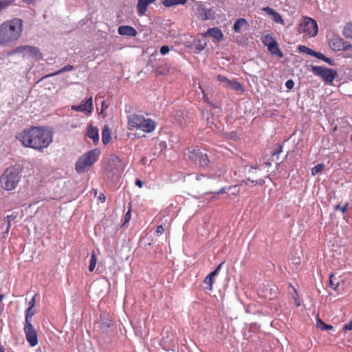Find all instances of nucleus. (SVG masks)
<instances>
[{
	"label": "nucleus",
	"instance_id": "a18cd8bd",
	"mask_svg": "<svg viewBox=\"0 0 352 352\" xmlns=\"http://www.w3.org/2000/svg\"><path fill=\"white\" fill-rule=\"evenodd\" d=\"M131 219V212L129 210L124 217V223L128 222Z\"/></svg>",
	"mask_w": 352,
	"mask_h": 352
},
{
	"label": "nucleus",
	"instance_id": "7c9ffc66",
	"mask_svg": "<svg viewBox=\"0 0 352 352\" xmlns=\"http://www.w3.org/2000/svg\"><path fill=\"white\" fill-rule=\"evenodd\" d=\"M14 1V0H0V10L6 9Z\"/></svg>",
	"mask_w": 352,
	"mask_h": 352
},
{
	"label": "nucleus",
	"instance_id": "f3484780",
	"mask_svg": "<svg viewBox=\"0 0 352 352\" xmlns=\"http://www.w3.org/2000/svg\"><path fill=\"white\" fill-rule=\"evenodd\" d=\"M214 39V41H220L223 38V33L218 28H209L204 34Z\"/></svg>",
	"mask_w": 352,
	"mask_h": 352
},
{
	"label": "nucleus",
	"instance_id": "3c124183",
	"mask_svg": "<svg viewBox=\"0 0 352 352\" xmlns=\"http://www.w3.org/2000/svg\"><path fill=\"white\" fill-rule=\"evenodd\" d=\"M199 89H201V92H202V93H203V94H204V97H203V98H204L206 101H207V98H206V95H205V94H204V89H203L200 86H199Z\"/></svg>",
	"mask_w": 352,
	"mask_h": 352
},
{
	"label": "nucleus",
	"instance_id": "bf43d9fd",
	"mask_svg": "<svg viewBox=\"0 0 352 352\" xmlns=\"http://www.w3.org/2000/svg\"><path fill=\"white\" fill-rule=\"evenodd\" d=\"M34 0H24L25 2L28 3H30L33 1Z\"/></svg>",
	"mask_w": 352,
	"mask_h": 352
},
{
	"label": "nucleus",
	"instance_id": "f257e3e1",
	"mask_svg": "<svg viewBox=\"0 0 352 352\" xmlns=\"http://www.w3.org/2000/svg\"><path fill=\"white\" fill-rule=\"evenodd\" d=\"M16 138L25 147L43 151L52 143L53 133L44 127L32 126L19 133Z\"/></svg>",
	"mask_w": 352,
	"mask_h": 352
},
{
	"label": "nucleus",
	"instance_id": "8fccbe9b",
	"mask_svg": "<svg viewBox=\"0 0 352 352\" xmlns=\"http://www.w3.org/2000/svg\"><path fill=\"white\" fill-rule=\"evenodd\" d=\"M217 274H216L215 272H212L210 274H209L208 276H210L212 278L214 279V277L217 275Z\"/></svg>",
	"mask_w": 352,
	"mask_h": 352
},
{
	"label": "nucleus",
	"instance_id": "2f4dec72",
	"mask_svg": "<svg viewBox=\"0 0 352 352\" xmlns=\"http://www.w3.org/2000/svg\"><path fill=\"white\" fill-rule=\"evenodd\" d=\"M217 79L219 82H221L225 87H228L229 82L230 80L223 75H218L217 76Z\"/></svg>",
	"mask_w": 352,
	"mask_h": 352
},
{
	"label": "nucleus",
	"instance_id": "cd10ccee",
	"mask_svg": "<svg viewBox=\"0 0 352 352\" xmlns=\"http://www.w3.org/2000/svg\"><path fill=\"white\" fill-rule=\"evenodd\" d=\"M340 285L339 281H336V278L334 275L332 274L329 276V285L333 290H337L338 287Z\"/></svg>",
	"mask_w": 352,
	"mask_h": 352
},
{
	"label": "nucleus",
	"instance_id": "7ed1b4c3",
	"mask_svg": "<svg viewBox=\"0 0 352 352\" xmlns=\"http://www.w3.org/2000/svg\"><path fill=\"white\" fill-rule=\"evenodd\" d=\"M127 124L129 130L136 129L145 133H151L156 127L154 120L140 114H132L128 116Z\"/></svg>",
	"mask_w": 352,
	"mask_h": 352
},
{
	"label": "nucleus",
	"instance_id": "603ef678",
	"mask_svg": "<svg viewBox=\"0 0 352 352\" xmlns=\"http://www.w3.org/2000/svg\"><path fill=\"white\" fill-rule=\"evenodd\" d=\"M206 178V176L205 175H199V176H197V180H201V179H205Z\"/></svg>",
	"mask_w": 352,
	"mask_h": 352
},
{
	"label": "nucleus",
	"instance_id": "423d86ee",
	"mask_svg": "<svg viewBox=\"0 0 352 352\" xmlns=\"http://www.w3.org/2000/svg\"><path fill=\"white\" fill-rule=\"evenodd\" d=\"M12 54H18L23 58L32 60H40L42 58V54L35 46L23 45L16 47L13 50Z\"/></svg>",
	"mask_w": 352,
	"mask_h": 352
},
{
	"label": "nucleus",
	"instance_id": "680f3d73",
	"mask_svg": "<svg viewBox=\"0 0 352 352\" xmlns=\"http://www.w3.org/2000/svg\"><path fill=\"white\" fill-rule=\"evenodd\" d=\"M1 352H3V350H1Z\"/></svg>",
	"mask_w": 352,
	"mask_h": 352
},
{
	"label": "nucleus",
	"instance_id": "4c0bfd02",
	"mask_svg": "<svg viewBox=\"0 0 352 352\" xmlns=\"http://www.w3.org/2000/svg\"><path fill=\"white\" fill-rule=\"evenodd\" d=\"M347 206L348 204H346L343 206H340V205L338 204L335 206V209L340 210L342 213H344L346 210Z\"/></svg>",
	"mask_w": 352,
	"mask_h": 352
},
{
	"label": "nucleus",
	"instance_id": "a211bd4d",
	"mask_svg": "<svg viewBox=\"0 0 352 352\" xmlns=\"http://www.w3.org/2000/svg\"><path fill=\"white\" fill-rule=\"evenodd\" d=\"M267 40H270V43H268L267 45L269 51L273 54H276L279 57H282L283 54L280 51L276 41L274 40L272 36H267Z\"/></svg>",
	"mask_w": 352,
	"mask_h": 352
},
{
	"label": "nucleus",
	"instance_id": "0eeeda50",
	"mask_svg": "<svg viewBox=\"0 0 352 352\" xmlns=\"http://www.w3.org/2000/svg\"><path fill=\"white\" fill-rule=\"evenodd\" d=\"M318 25L315 20L305 17L299 24L298 32L303 33L306 37H314L318 34Z\"/></svg>",
	"mask_w": 352,
	"mask_h": 352
},
{
	"label": "nucleus",
	"instance_id": "c03bdc74",
	"mask_svg": "<svg viewBox=\"0 0 352 352\" xmlns=\"http://www.w3.org/2000/svg\"><path fill=\"white\" fill-rule=\"evenodd\" d=\"M343 329L345 330V331H351V330H352V321H351L350 322L346 324L344 326Z\"/></svg>",
	"mask_w": 352,
	"mask_h": 352
},
{
	"label": "nucleus",
	"instance_id": "09e8293b",
	"mask_svg": "<svg viewBox=\"0 0 352 352\" xmlns=\"http://www.w3.org/2000/svg\"><path fill=\"white\" fill-rule=\"evenodd\" d=\"M223 263H220V264L217 266V267L216 268V270L214 271V272H216V274H218V272H219V270H220V269H221V266H222V265H223Z\"/></svg>",
	"mask_w": 352,
	"mask_h": 352
},
{
	"label": "nucleus",
	"instance_id": "bb28decb",
	"mask_svg": "<svg viewBox=\"0 0 352 352\" xmlns=\"http://www.w3.org/2000/svg\"><path fill=\"white\" fill-rule=\"evenodd\" d=\"M97 263V258L94 252H91L89 261V270L93 272Z\"/></svg>",
	"mask_w": 352,
	"mask_h": 352
},
{
	"label": "nucleus",
	"instance_id": "f03ea898",
	"mask_svg": "<svg viewBox=\"0 0 352 352\" xmlns=\"http://www.w3.org/2000/svg\"><path fill=\"white\" fill-rule=\"evenodd\" d=\"M23 32V21L20 19H13L0 25V45H8L21 36Z\"/></svg>",
	"mask_w": 352,
	"mask_h": 352
},
{
	"label": "nucleus",
	"instance_id": "79ce46f5",
	"mask_svg": "<svg viewBox=\"0 0 352 352\" xmlns=\"http://www.w3.org/2000/svg\"><path fill=\"white\" fill-rule=\"evenodd\" d=\"M36 304V296H33L29 302V307L34 308Z\"/></svg>",
	"mask_w": 352,
	"mask_h": 352
},
{
	"label": "nucleus",
	"instance_id": "2eb2a0df",
	"mask_svg": "<svg viewBox=\"0 0 352 352\" xmlns=\"http://www.w3.org/2000/svg\"><path fill=\"white\" fill-rule=\"evenodd\" d=\"M156 0H138L137 13L138 16H143L146 10L148 5L154 3Z\"/></svg>",
	"mask_w": 352,
	"mask_h": 352
},
{
	"label": "nucleus",
	"instance_id": "6e6d98bb",
	"mask_svg": "<svg viewBox=\"0 0 352 352\" xmlns=\"http://www.w3.org/2000/svg\"><path fill=\"white\" fill-rule=\"evenodd\" d=\"M270 43V40H267V36L265 37V41H264V43L266 45H268V43Z\"/></svg>",
	"mask_w": 352,
	"mask_h": 352
},
{
	"label": "nucleus",
	"instance_id": "c85d7f7f",
	"mask_svg": "<svg viewBox=\"0 0 352 352\" xmlns=\"http://www.w3.org/2000/svg\"><path fill=\"white\" fill-rule=\"evenodd\" d=\"M213 283H214V279L208 276H207L204 280V284L205 285V288L208 290H212Z\"/></svg>",
	"mask_w": 352,
	"mask_h": 352
},
{
	"label": "nucleus",
	"instance_id": "5701e85b",
	"mask_svg": "<svg viewBox=\"0 0 352 352\" xmlns=\"http://www.w3.org/2000/svg\"><path fill=\"white\" fill-rule=\"evenodd\" d=\"M111 140V133L108 126L105 125L102 131V140L104 144L109 142Z\"/></svg>",
	"mask_w": 352,
	"mask_h": 352
},
{
	"label": "nucleus",
	"instance_id": "9d476101",
	"mask_svg": "<svg viewBox=\"0 0 352 352\" xmlns=\"http://www.w3.org/2000/svg\"><path fill=\"white\" fill-rule=\"evenodd\" d=\"M314 72L321 76L327 83H331L337 76V73L332 69H327L322 67H313Z\"/></svg>",
	"mask_w": 352,
	"mask_h": 352
},
{
	"label": "nucleus",
	"instance_id": "a19ab883",
	"mask_svg": "<svg viewBox=\"0 0 352 352\" xmlns=\"http://www.w3.org/2000/svg\"><path fill=\"white\" fill-rule=\"evenodd\" d=\"M4 294H0V314L3 311L4 309L3 305L2 304V300L4 298Z\"/></svg>",
	"mask_w": 352,
	"mask_h": 352
},
{
	"label": "nucleus",
	"instance_id": "dca6fc26",
	"mask_svg": "<svg viewBox=\"0 0 352 352\" xmlns=\"http://www.w3.org/2000/svg\"><path fill=\"white\" fill-rule=\"evenodd\" d=\"M263 10L271 16L272 19L276 23L284 25L281 15L270 7H265Z\"/></svg>",
	"mask_w": 352,
	"mask_h": 352
},
{
	"label": "nucleus",
	"instance_id": "9b49d317",
	"mask_svg": "<svg viewBox=\"0 0 352 352\" xmlns=\"http://www.w3.org/2000/svg\"><path fill=\"white\" fill-rule=\"evenodd\" d=\"M24 333L26 340L31 346H35L38 344V336L35 328L32 323L25 324Z\"/></svg>",
	"mask_w": 352,
	"mask_h": 352
},
{
	"label": "nucleus",
	"instance_id": "a878e982",
	"mask_svg": "<svg viewBox=\"0 0 352 352\" xmlns=\"http://www.w3.org/2000/svg\"><path fill=\"white\" fill-rule=\"evenodd\" d=\"M227 87H230L234 90L240 91L243 89V87L239 82L230 80Z\"/></svg>",
	"mask_w": 352,
	"mask_h": 352
},
{
	"label": "nucleus",
	"instance_id": "aec40b11",
	"mask_svg": "<svg viewBox=\"0 0 352 352\" xmlns=\"http://www.w3.org/2000/svg\"><path fill=\"white\" fill-rule=\"evenodd\" d=\"M248 27V23L245 19H238L233 26L234 31L236 33H240L243 28H246Z\"/></svg>",
	"mask_w": 352,
	"mask_h": 352
},
{
	"label": "nucleus",
	"instance_id": "5fc2aeb1",
	"mask_svg": "<svg viewBox=\"0 0 352 352\" xmlns=\"http://www.w3.org/2000/svg\"><path fill=\"white\" fill-rule=\"evenodd\" d=\"M294 300H295L296 306L299 307L300 305V301L296 298H294Z\"/></svg>",
	"mask_w": 352,
	"mask_h": 352
},
{
	"label": "nucleus",
	"instance_id": "393cba45",
	"mask_svg": "<svg viewBox=\"0 0 352 352\" xmlns=\"http://www.w3.org/2000/svg\"><path fill=\"white\" fill-rule=\"evenodd\" d=\"M342 34L346 38H352V23H347L344 27Z\"/></svg>",
	"mask_w": 352,
	"mask_h": 352
},
{
	"label": "nucleus",
	"instance_id": "6ab92c4d",
	"mask_svg": "<svg viewBox=\"0 0 352 352\" xmlns=\"http://www.w3.org/2000/svg\"><path fill=\"white\" fill-rule=\"evenodd\" d=\"M118 34L122 36H135L137 35V31L135 28L129 25H122L118 29Z\"/></svg>",
	"mask_w": 352,
	"mask_h": 352
},
{
	"label": "nucleus",
	"instance_id": "864d4df0",
	"mask_svg": "<svg viewBox=\"0 0 352 352\" xmlns=\"http://www.w3.org/2000/svg\"><path fill=\"white\" fill-rule=\"evenodd\" d=\"M256 168H254V167H251V168H250V170H249V172H250V173H254V172H256Z\"/></svg>",
	"mask_w": 352,
	"mask_h": 352
},
{
	"label": "nucleus",
	"instance_id": "052dcab7",
	"mask_svg": "<svg viewBox=\"0 0 352 352\" xmlns=\"http://www.w3.org/2000/svg\"><path fill=\"white\" fill-rule=\"evenodd\" d=\"M280 152H282V147L280 148V150L277 153L279 154Z\"/></svg>",
	"mask_w": 352,
	"mask_h": 352
},
{
	"label": "nucleus",
	"instance_id": "de8ad7c7",
	"mask_svg": "<svg viewBox=\"0 0 352 352\" xmlns=\"http://www.w3.org/2000/svg\"><path fill=\"white\" fill-rule=\"evenodd\" d=\"M223 263H220V264L217 266V267L216 268V270L214 271V272H216V274H218V272H219V270H220V269H221V266H222V265H223Z\"/></svg>",
	"mask_w": 352,
	"mask_h": 352
},
{
	"label": "nucleus",
	"instance_id": "13d9d810",
	"mask_svg": "<svg viewBox=\"0 0 352 352\" xmlns=\"http://www.w3.org/2000/svg\"><path fill=\"white\" fill-rule=\"evenodd\" d=\"M177 116H178V118H177V121L182 124V120H180V115H178Z\"/></svg>",
	"mask_w": 352,
	"mask_h": 352
},
{
	"label": "nucleus",
	"instance_id": "e433bc0d",
	"mask_svg": "<svg viewBox=\"0 0 352 352\" xmlns=\"http://www.w3.org/2000/svg\"><path fill=\"white\" fill-rule=\"evenodd\" d=\"M248 181H250L252 183H256V184H261L263 183H264V180L262 179L261 178H258V177H249L248 179Z\"/></svg>",
	"mask_w": 352,
	"mask_h": 352
},
{
	"label": "nucleus",
	"instance_id": "c9c22d12",
	"mask_svg": "<svg viewBox=\"0 0 352 352\" xmlns=\"http://www.w3.org/2000/svg\"><path fill=\"white\" fill-rule=\"evenodd\" d=\"M73 68H74V67L72 65H67L63 67L62 69H60L58 72L54 73L51 76H54V75H56V74H60V73H63V72L71 71V70L73 69Z\"/></svg>",
	"mask_w": 352,
	"mask_h": 352
},
{
	"label": "nucleus",
	"instance_id": "412c9836",
	"mask_svg": "<svg viewBox=\"0 0 352 352\" xmlns=\"http://www.w3.org/2000/svg\"><path fill=\"white\" fill-rule=\"evenodd\" d=\"M87 136L92 139L94 142L99 140L98 130L96 127L93 126L90 124L87 130Z\"/></svg>",
	"mask_w": 352,
	"mask_h": 352
},
{
	"label": "nucleus",
	"instance_id": "1a4fd4ad",
	"mask_svg": "<svg viewBox=\"0 0 352 352\" xmlns=\"http://www.w3.org/2000/svg\"><path fill=\"white\" fill-rule=\"evenodd\" d=\"M329 45L330 48L336 52L338 51H348L352 52V45L346 42L340 36L338 35H333L329 40Z\"/></svg>",
	"mask_w": 352,
	"mask_h": 352
},
{
	"label": "nucleus",
	"instance_id": "f8f14e48",
	"mask_svg": "<svg viewBox=\"0 0 352 352\" xmlns=\"http://www.w3.org/2000/svg\"><path fill=\"white\" fill-rule=\"evenodd\" d=\"M197 16L201 21L212 19L214 17L212 10L207 8L201 2L197 4Z\"/></svg>",
	"mask_w": 352,
	"mask_h": 352
},
{
	"label": "nucleus",
	"instance_id": "72a5a7b5",
	"mask_svg": "<svg viewBox=\"0 0 352 352\" xmlns=\"http://www.w3.org/2000/svg\"><path fill=\"white\" fill-rule=\"evenodd\" d=\"M314 56V57H316L317 58L320 59V60H323L327 63H330L331 62V60L328 58H326L325 56L321 53H319V52H317L316 51H314V52H313V56Z\"/></svg>",
	"mask_w": 352,
	"mask_h": 352
},
{
	"label": "nucleus",
	"instance_id": "4be33fe9",
	"mask_svg": "<svg viewBox=\"0 0 352 352\" xmlns=\"http://www.w3.org/2000/svg\"><path fill=\"white\" fill-rule=\"evenodd\" d=\"M187 0H163L162 3L165 7L170 8L177 5H184Z\"/></svg>",
	"mask_w": 352,
	"mask_h": 352
},
{
	"label": "nucleus",
	"instance_id": "20e7f679",
	"mask_svg": "<svg viewBox=\"0 0 352 352\" xmlns=\"http://www.w3.org/2000/svg\"><path fill=\"white\" fill-rule=\"evenodd\" d=\"M21 179L20 170L16 166H10L5 170L0 177L1 188L10 191L14 190Z\"/></svg>",
	"mask_w": 352,
	"mask_h": 352
},
{
	"label": "nucleus",
	"instance_id": "6e6552de",
	"mask_svg": "<svg viewBox=\"0 0 352 352\" xmlns=\"http://www.w3.org/2000/svg\"><path fill=\"white\" fill-rule=\"evenodd\" d=\"M188 158L192 163L201 167L208 166L209 162L206 153L199 148H194L189 151L188 153Z\"/></svg>",
	"mask_w": 352,
	"mask_h": 352
},
{
	"label": "nucleus",
	"instance_id": "c756f323",
	"mask_svg": "<svg viewBox=\"0 0 352 352\" xmlns=\"http://www.w3.org/2000/svg\"><path fill=\"white\" fill-rule=\"evenodd\" d=\"M35 311L32 308L28 307L25 311V324L31 323L30 318L34 315Z\"/></svg>",
	"mask_w": 352,
	"mask_h": 352
},
{
	"label": "nucleus",
	"instance_id": "f704fd0d",
	"mask_svg": "<svg viewBox=\"0 0 352 352\" xmlns=\"http://www.w3.org/2000/svg\"><path fill=\"white\" fill-rule=\"evenodd\" d=\"M298 50H300V52L306 53V54H309L311 56H313V52H314V50L308 48L307 47H306L305 45H300L298 47Z\"/></svg>",
	"mask_w": 352,
	"mask_h": 352
},
{
	"label": "nucleus",
	"instance_id": "473e14b6",
	"mask_svg": "<svg viewBox=\"0 0 352 352\" xmlns=\"http://www.w3.org/2000/svg\"><path fill=\"white\" fill-rule=\"evenodd\" d=\"M324 168L323 164H318L311 169V173L313 175H316L318 173H320Z\"/></svg>",
	"mask_w": 352,
	"mask_h": 352
},
{
	"label": "nucleus",
	"instance_id": "4d7b16f0",
	"mask_svg": "<svg viewBox=\"0 0 352 352\" xmlns=\"http://www.w3.org/2000/svg\"><path fill=\"white\" fill-rule=\"evenodd\" d=\"M224 192V188H221L219 191L217 192V195L223 193Z\"/></svg>",
	"mask_w": 352,
	"mask_h": 352
},
{
	"label": "nucleus",
	"instance_id": "58836bf2",
	"mask_svg": "<svg viewBox=\"0 0 352 352\" xmlns=\"http://www.w3.org/2000/svg\"><path fill=\"white\" fill-rule=\"evenodd\" d=\"M170 49L169 47L167 45H164L160 49V53L162 55L166 54L169 52Z\"/></svg>",
	"mask_w": 352,
	"mask_h": 352
},
{
	"label": "nucleus",
	"instance_id": "ddd939ff",
	"mask_svg": "<svg viewBox=\"0 0 352 352\" xmlns=\"http://www.w3.org/2000/svg\"><path fill=\"white\" fill-rule=\"evenodd\" d=\"M122 170V166L120 160L116 156L111 157L109 162L107 171L112 173L113 175H118Z\"/></svg>",
	"mask_w": 352,
	"mask_h": 352
},
{
	"label": "nucleus",
	"instance_id": "37998d69",
	"mask_svg": "<svg viewBox=\"0 0 352 352\" xmlns=\"http://www.w3.org/2000/svg\"><path fill=\"white\" fill-rule=\"evenodd\" d=\"M164 232V228L163 227V226H158L157 227V229H156V232L157 234H162L163 232Z\"/></svg>",
	"mask_w": 352,
	"mask_h": 352
},
{
	"label": "nucleus",
	"instance_id": "4468645a",
	"mask_svg": "<svg viewBox=\"0 0 352 352\" xmlns=\"http://www.w3.org/2000/svg\"><path fill=\"white\" fill-rule=\"evenodd\" d=\"M72 109L76 111L83 112L85 113H90L93 110V100L90 97L85 101H82L80 104L72 105Z\"/></svg>",
	"mask_w": 352,
	"mask_h": 352
},
{
	"label": "nucleus",
	"instance_id": "39448f33",
	"mask_svg": "<svg viewBox=\"0 0 352 352\" xmlns=\"http://www.w3.org/2000/svg\"><path fill=\"white\" fill-rule=\"evenodd\" d=\"M99 154L100 151L98 149H94L80 157L75 165L76 172L78 173L85 172L98 160Z\"/></svg>",
	"mask_w": 352,
	"mask_h": 352
},
{
	"label": "nucleus",
	"instance_id": "49530a36",
	"mask_svg": "<svg viewBox=\"0 0 352 352\" xmlns=\"http://www.w3.org/2000/svg\"><path fill=\"white\" fill-rule=\"evenodd\" d=\"M135 184L136 186H138L139 188H142V185H143V183L141 180L140 179H138L136 180L135 182Z\"/></svg>",
	"mask_w": 352,
	"mask_h": 352
},
{
	"label": "nucleus",
	"instance_id": "ea45409f",
	"mask_svg": "<svg viewBox=\"0 0 352 352\" xmlns=\"http://www.w3.org/2000/svg\"><path fill=\"white\" fill-rule=\"evenodd\" d=\"M285 86L288 89H292L294 86V82L292 80H288L285 82Z\"/></svg>",
	"mask_w": 352,
	"mask_h": 352
},
{
	"label": "nucleus",
	"instance_id": "b1692460",
	"mask_svg": "<svg viewBox=\"0 0 352 352\" xmlns=\"http://www.w3.org/2000/svg\"><path fill=\"white\" fill-rule=\"evenodd\" d=\"M316 327L322 329V330H331L333 329V327L329 324H324L318 317V315L317 316L316 318Z\"/></svg>",
	"mask_w": 352,
	"mask_h": 352
}]
</instances>
